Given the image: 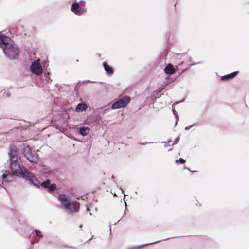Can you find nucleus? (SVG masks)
<instances>
[{"label": "nucleus", "mask_w": 249, "mask_h": 249, "mask_svg": "<svg viewBox=\"0 0 249 249\" xmlns=\"http://www.w3.org/2000/svg\"><path fill=\"white\" fill-rule=\"evenodd\" d=\"M27 159L31 162H36V159L34 157H32L31 159H30L29 157H27Z\"/></svg>", "instance_id": "nucleus-17"}, {"label": "nucleus", "mask_w": 249, "mask_h": 249, "mask_svg": "<svg viewBox=\"0 0 249 249\" xmlns=\"http://www.w3.org/2000/svg\"><path fill=\"white\" fill-rule=\"evenodd\" d=\"M130 97L128 96H125L114 103L111 108L113 109L125 107L130 101Z\"/></svg>", "instance_id": "nucleus-4"}, {"label": "nucleus", "mask_w": 249, "mask_h": 249, "mask_svg": "<svg viewBox=\"0 0 249 249\" xmlns=\"http://www.w3.org/2000/svg\"><path fill=\"white\" fill-rule=\"evenodd\" d=\"M30 69L31 71L36 75H40L42 73V68L39 60L34 62L30 67Z\"/></svg>", "instance_id": "nucleus-5"}, {"label": "nucleus", "mask_w": 249, "mask_h": 249, "mask_svg": "<svg viewBox=\"0 0 249 249\" xmlns=\"http://www.w3.org/2000/svg\"><path fill=\"white\" fill-rule=\"evenodd\" d=\"M7 176V175L6 174H3L2 175V178L3 179H5Z\"/></svg>", "instance_id": "nucleus-18"}, {"label": "nucleus", "mask_w": 249, "mask_h": 249, "mask_svg": "<svg viewBox=\"0 0 249 249\" xmlns=\"http://www.w3.org/2000/svg\"><path fill=\"white\" fill-rule=\"evenodd\" d=\"M87 106L83 103H79L77 105L76 108V111H80L85 110L87 108Z\"/></svg>", "instance_id": "nucleus-13"}, {"label": "nucleus", "mask_w": 249, "mask_h": 249, "mask_svg": "<svg viewBox=\"0 0 249 249\" xmlns=\"http://www.w3.org/2000/svg\"><path fill=\"white\" fill-rule=\"evenodd\" d=\"M89 129L86 127H82L80 129V134L83 136H86L89 133Z\"/></svg>", "instance_id": "nucleus-14"}, {"label": "nucleus", "mask_w": 249, "mask_h": 249, "mask_svg": "<svg viewBox=\"0 0 249 249\" xmlns=\"http://www.w3.org/2000/svg\"><path fill=\"white\" fill-rule=\"evenodd\" d=\"M238 74V72H233L230 74H227L226 75L223 76L221 77V79L224 80L225 79L228 80L229 79H232L235 77Z\"/></svg>", "instance_id": "nucleus-12"}, {"label": "nucleus", "mask_w": 249, "mask_h": 249, "mask_svg": "<svg viewBox=\"0 0 249 249\" xmlns=\"http://www.w3.org/2000/svg\"><path fill=\"white\" fill-rule=\"evenodd\" d=\"M71 10L77 15H81L84 12V9L80 7L79 3L76 2H74L72 4Z\"/></svg>", "instance_id": "nucleus-6"}, {"label": "nucleus", "mask_w": 249, "mask_h": 249, "mask_svg": "<svg viewBox=\"0 0 249 249\" xmlns=\"http://www.w3.org/2000/svg\"><path fill=\"white\" fill-rule=\"evenodd\" d=\"M178 161L181 164H183L186 162L185 160L182 158H179L178 160H177L176 161L177 163H178Z\"/></svg>", "instance_id": "nucleus-16"}, {"label": "nucleus", "mask_w": 249, "mask_h": 249, "mask_svg": "<svg viewBox=\"0 0 249 249\" xmlns=\"http://www.w3.org/2000/svg\"><path fill=\"white\" fill-rule=\"evenodd\" d=\"M10 164L12 175L26 177L30 183L35 185H36L38 183V181L34 174L25 169L23 170L19 164L18 160L16 161H10Z\"/></svg>", "instance_id": "nucleus-1"}, {"label": "nucleus", "mask_w": 249, "mask_h": 249, "mask_svg": "<svg viewBox=\"0 0 249 249\" xmlns=\"http://www.w3.org/2000/svg\"><path fill=\"white\" fill-rule=\"evenodd\" d=\"M35 232L37 236L40 237H42L43 236L41 232L39 230H35Z\"/></svg>", "instance_id": "nucleus-15"}, {"label": "nucleus", "mask_w": 249, "mask_h": 249, "mask_svg": "<svg viewBox=\"0 0 249 249\" xmlns=\"http://www.w3.org/2000/svg\"><path fill=\"white\" fill-rule=\"evenodd\" d=\"M10 40V38L8 37L0 35V47L5 48L6 46L7 41Z\"/></svg>", "instance_id": "nucleus-10"}, {"label": "nucleus", "mask_w": 249, "mask_h": 249, "mask_svg": "<svg viewBox=\"0 0 249 249\" xmlns=\"http://www.w3.org/2000/svg\"><path fill=\"white\" fill-rule=\"evenodd\" d=\"M58 199L62 203V208L67 209L70 213L79 211V203L75 201L72 203L71 202L65 195H60Z\"/></svg>", "instance_id": "nucleus-2"}, {"label": "nucleus", "mask_w": 249, "mask_h": 249, "mask_svg": "<svg viewBox=\"0 0 249 249\" xmlns=\"http://www.w3.org/2000/svg\"><path fill=\"white\" fill-rule=\"evenodd\" d=\"M41 186L44 188H48L50 192H52L56 189V185L55 184H50V180L47 179L41 183Z\"/></svg>", "instance_id": "nucleus-8"}, {"label": "nucleus", "mask_w": 249, "mask_h": 249, "mask_svg": "<svg viewBox=\"0 0 249 249\" xmlns=\"http://www.w3.org/2000/svg\"><path fill=\"white\" fill-rule=\"evenodd\" d=\"M179 139V138H177L176 139L175 142H177L178 141Z\"/></svg>", "instance_id": "nucleus-19"}, {"label": "nucleus", "mask_w": 249, "mask_h": 249, "mask_svg": "<svg viewBox=\"0 0 249 249\" xmlns=\"http://www.w3.org/2000/svg\"><path fill=\"white\" fill-rule=\"evenodd\" d=\"M165 72L169 75L174 74L176 72V69L173 65L171 64H167L164 70Z\"/></svg>", "instance_id": "nucleus-9"}, {"label": "nucleus", "mask_w": 249, "mask_h": 249, "mask_svg": "<svg viewBox=\"0 0 249 249\" xmlns=\"http://www.w3.org/2000/svg\"><path fill=\"white\" fill-rule=\"evenodd\" d=\"M103 65L107 74L112 75L114 71L113 68L109 66L107 62H104Z\"/></svg>", "instance_id": "nucleus-11"}, {"label": "nucleus", "mask_w": 249, "mask_h": 249, "mask_svg": "<svg viewBox=\"0 0 249 249\" xmlns=\"http://www.w3.org/2000/svg\"><path fill=\"white\" fill-rule=\"evenodd\" d=\"M9 41H7L6 46L5 48L1 47L5 54L8 55L11 58H16L19 53V50L16 46L10 44Z\"/></svg>", "instance_id": "nucleus-3"}, {"label": "nucleus", "mask_w": 249, "mask_h": 249, "mask_svg": "<svg viewBox=\"0 0 249 249\" xmlns=\"http://www.w3.org/2000/svg\"><path fill=\"white\" fill-rule=\"evenodd\" d=\"M8 154L10 156V161H16L18 160L17 151L15 146H10Z\"/></svg>", "instance_id": "nucleus-7"}]
</instances>
